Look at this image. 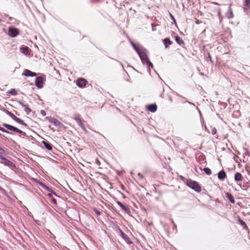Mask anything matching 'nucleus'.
<instances>
[{
	"label": "nucleus",
	"instance_id": "obj_8",
	"mask_svg": "<svg viewBox=\"0 0 250 250\" xmlns=\"http://www.w3.org/2000/svg\"><path fill=\"white\" fill-rule=\"evenodd\" d=\"M22 75L27 77H34L36 76L37 74L35 72H32L28 69H24L22 73Z\"/></svg>",
	"mask_w": 250,
	"mask_h": 250
},
{
	"label": "nucleus",
	"instance_id": "obj_11",
	"mask_svg": "<svg viewBox=\"0 0 250 250\" xmlns=\"http://www.w3.org/2000/svg\"><path fill=\"white\" fill-rule=\"evenodd\" d=\"M234 180L236 182H241L243 180V176L239 172H236L234 174Z\"/></svg>",
	"mask_w": 250,
	"mask_h": 250
},
{
	"label": "nucleus",
	"instance_id": "obj_5",
	"mask_svg": "<svg viewBox=\"0 0 250 250\" xmlns=\"http://www.w3.org/2000/svg\"><path fill=\"white\" fill-rule=\"evenodd\" d=\"M19 34V30L16 28H9L8 35L11 37H15Z\"/></svg>",
	"mask_w": 250,
	"mask_h": 250
},
{
	"label": "nucleus",
	"instance_id": "obj_12",
	"mask_svg": "<svg viewBox=\"0 0 250 250\" xmlns=\"http://www.w3.org/2000/svg\"><path fill=\"white\" fill-rule=\"evenodd\" d=\"M226 176V173L224 170L220 171L218 174V178L222 181L224 180Z\"/></svg>",
	"mask_w": 250,
	"mask_h": 250
},
{
	"label": "nucleus",
	"instance_id": "obj_3",
	"mask_svg": "<svg viewBox=\"0 0 250 250\" xmlns=\"http://www.w3.org/2000/svg\"><path fill=\"white\" fill-rule=\"evenodd\" d=\"M74 119L76 122V123L78 124V125L82 128V129L86 131V128L83 124V120L81 117V116L77 113L74 114Z\"/></svg>",
	"mask_w": 250,
	"mask_h": 250
},
{
	"label": "nucleus",
	"instance_id": "obj_30",
	"mask_svg": "<svg viewBox=\"0 0 250 250\" xmlns=\"http://www.w3.org/2000/svg\"><path fill=\"white\" fill-rule=\"evenodd\" d=\"M8 93L13 95H15L17 94V92L15 89H11V90L9 91Z\"/></svg>",
	"mask_w": 250,
	"mask_h": 250
},
{
	"label": "nucleus",
	"instance_id": "obj_13",
	"mask_svg": "<svg viewBox=\"0 0 250 250\" xmlns=\"http://www.w3.org/2000/svg\"><path fill=\"white\" fill-rule=\"evenodd\" d=\"M157 106L156 104H149L147 106V109L150 112H154L157 110Z\"/></svg>",
	"mask_w": 250,
	"mask_h": 250
},
{
	"label": "nucleus",
	"instance_id": "obj_14",
	"mask_svg": "<svg viewBox=\"0 0 250 250\" xmlns=\"http://www.w3.org/2000/svg\"><path fill=\"white\" fill-rule=\"evenodd\" d=\"M226 196L228 200H229L231 203H234L235 200L233 196V195L229 192H227L226 193Z\"/></svg>",
	"mask_w": 250,
	"mask_h": 250
},
{
	"label": "nucleus",
	"instance_id": "obj_34",
	"mask_svg": "<svg viewBox=\"0 0 250 250\" xmlns=\"http://www.w3.org/2000/svg\"><path fill=\"white\" fill-rule=\"evenodd\" d=\"M95 211L97 213V214L98 215H100L101 214V212L97 209H95Z\"/></svg>",
	"mask_w": 250,
	"mask_h": 250
},
{
	"label": "nucleus",
	"instance_id": "obj_20",
	"mask_svg": "<svg viewBox=\"0 0 250 250\" xmlns=\"http://www.w3.org/2000/svg\"><path fill=\"white\" fill-rule=\"evenodd\" d=\"M21 51L22 53H23L24 54H27L29 52V47L27 46H24L21 48Z\"/></svg>",
	"mask_w": 250,
	"mask_h": 250
},
{
	"label": "nucleus",
	"instance_id": "obj_29",
	"mask_svg": "<svg viewBox=\"0 0 250 250\" xmlns=\"http://www.w3.org/2000/svg\"><path fill=\"white\" fill-rule=\"evenodd\" d=\"M7 114L11 117L14 120H15V118H16V116L14 115L12 113H11L10 111H7Z\"/></svg>",
	"mask_w": 250,
	"mask_h": 250
},
{
	"label": "nucleus",
	"instance_id": "obj_23",
	"mask_svg": "<svg viewBox=\"0 0 250 250\" xmlns=\"http://www.w3.org/2000/svg\"><path fill=\"white\" fill-rule=\"evenodd\" d=\"M50 122L56 125L60 124V122L58 120L54 119V118L52 119L50 121Z\"/></svg>",
	"mask_w": 250,
	"mask_h": 250
},
{
	"label": "nucleus",
	"instance_id": "obj_33",
	"mask_svg": "<svg viewBox=\"0 0 250 250\" xmlns=\"http://www.w3.org/2000/svg\"><path fill=\"white\" fill-rule=\"evenodd\" d=\"M169 15H170V17L171 19V20L173 21L174 22H176V20L175 19L174 16L171 14V13H169Z\"/></svg>",
	"mask_w": 250,
	"mask_h": 250
},
{
	"label": "nucleus",
	"instance_id": "obj_1",
	"mask_svg": "<svg viewBox=\"0 0 250 250\" xmlns=\"http://www.w3.org/2000/svg\"><path fill=\"white\" fill-rule=\"evenodd\" d=\"M132 45L134 49L140 57L142 62L146 64L148 67H152L153 64L148 58L146 49L138 44H133Z\"/></svg>",
	"mask_w": 250,
	"mask_h": 250
},
{
	"label": "nucleus",
	"instance_id": "obj_17",
	"mask_svg": "<svg viewBox=\"0 0 250 250\" xmlns=\"http://www.w3.org/2000/svg\"><path fill=\"white\" fill-rule=\"evenodd\" d=\"M238 222L239 223V224L243 227L244 229H245L247 230L249 229L247 224H246V223L243 221L241 218H239L238 219Z\"/></svg>",
	"mask_w": 250,
	"mask_h": 250
},
{
	"label": "nucleus",
	"instance_id": "obj_28",
	"mask_svg": "<svg viewBox=\"0 0 250 250\" xmlns=\"http://www.w3.org/2000/svg\"><path fill=\"white\" fill-rule=\"evenodd\" d=\"M204 171L208 175H210L211 173V170L208 167L204 168Z\"/></svg>",
	"mask_w": 250,
	"mask_h": 250
},
{
	"label": "nucleus",
	"instance_id": "obj_10",
	"mask_svg": "<svg viewBox=\"0 0 250 250\" xmlns=\"http://www.w3.org/2000/svg\"><path fill=\"white\" fill-rule=\"evenodd\" d=\"M121 235L122 238L125 240V241L128 244H131L133 242L130 240L128 236L124 233L122 230H121Z\"/></svg>",
	"mask_w": 250,
	"mask_h": 250
},
{
	"label": "nucleus",
	"instance_id": "obj_38",
	"mask_svg": "<svg viewBox=\"0 0 250 250\" xmlns=\"http://www.w3.org/2000/svg\"><path fill=\"white\" fill-rule=\"evenodd\" d=\"M44 113H45V111H42V114H44Z\"/></svg>",
	"mask_w": 250,
	"mask_h": 250
},
{
	"label": "nucleus",
	"instance_id": "obj_27",
	"mask_svg": "<svg viewBox=\"0 0 250 250\" xmlns=\"http://www.w3.org/2000/svg\"><path fill=\"white\" fill-rule=\"evenodd\" d=\"M117 204L124 210H125L126 207L120 201H117Z\"/></svg>",
	"mask_w": 250,
	"mask_h": 250
},
{
	"label": "nucleus",
	"instance_id": "obj_40",
	"mask_svg": "<svg viewBox=\"0 0 250 250\" xmlns=\"http://www.w3.org/2000/svg\"><path fill=\"white\" fill-rule=\"evenodd\" d=\"M249 126L250 127V124H249Z\"/></svg>",
	"mask_w": 250,
	"mask_h": 250
},
{
	"label": "nucleus",
	"instance_id": "obj_32",
	"mask_svg": "<svg viewBox=\"0 0 250 250\" xmlns=\"http://www.w3.org/2000/svg\"><path fill=\"white\" fill-rule=\"evenodd\" d=\"M233 159L236 162L239 163L238 160H239V158L238 156L235 155Z\"/></svg>",
	"mask_w": 250,
	"mask_h": 250
},
{
	"label": "nucleus",
	"instance_id": "obj_24",
	"mask_svg": "<svg viewBox=\"0 0 250 250\" xmlns=\"http://www.w3.org/2000/svg\"><path fill=\"white\" fill-rule=\"evenodd\" d=\"M227 17L228 18L230 19L233 17V14L232 10L229 9V11L227 13Z\"/></svg>",
	"mask_w": 250,
	"mask_h": 250
},
{
	"label": "nucleus",
	"instance_id": "obj_36",
	"mask_svg": "<svg viewBox=\"0 0 250 250\" xmlns=\"http://www.w3.org/2000/svg\"><path fill=\"white\" fill-rule=\"evenodd\" d=\"M196 23H197V24H198V23H199V21L198 20L197 21H196Z\"/></svg>",
	"mask_w": 250,
	"mask_h": 250
},
{
	"label": "nucleus",
	"instance_id": "obj_39",
	"mask_svg": "<svg viewBox=\"0 0 250 250\" xmlns=\"http://www.w3.org/2000/svg\"><path fill=\"white\" fill-rule=\"evenodd\" d=\"M162 91H164V89L163 88H162Z\"/></svg>",
	"mask_w": 250,
	"mask_h": 250
},
{
	"label": "nucleus",
	"instance_id": "obj_4",
	"mask_svg": "<svg viewBox=\"0 0 250 250\" xmlns=\"http://www.w3.org/2000/svg\"><path fill=\"white\" fill-rule=\"evenodd\" d=\"M3 126H4L5 127H6L7 129L14 131L15 132L21 134L24 136L26 135L25 132L22 131V130L18 129V128L14 127L11 125L7 124H3Z\"/></svg>",
	"mask_w": 250,
	"mask_h": 250
},
{
	"label": "nucleus",
	"instance_id": "obj_19",
	"mask_svg": "<svg viewBox=\"0 0 250 250\" xmlns=\"http://www.w3.org/2000/svg\"><path fill=\"white\" fill-rule=\"evenodd\" d=\"M14 121L21 125H24L25 126H28V125L23 120L18 118L17 117H16Z\"/></svg>",
	"mask_w": 250,
	"mask_h": 250
},
{
	"label": "nucleus",
	"instance_id": "obj_2",
	"mask_svg": "<svg viewBox=\"0 0 250 250\" xmlns=\"http://www.w3.org/2000/svg\"><path fill=\"white\" fill-rule=\"evenodd\" d=\"M186 184L188 187L194 189L196 192H200L201 191V187L197 182L191 179H187Z\"/></svg>",
	"mask_w": 250,
	"mask_h": 250
},
{
	"label": "nucleus",
	"instance_id": "obj_15",
	"mask_svg": "<svg viewBox=\"0 0 250 250\" xmlns=\"http://www.w3.org/2000/svg\"><path fill=\"white\" fill-rule=\"evenodd\" d=\"M42 143L43 144L44 146L48 150H50L52 149V145L50 143H49L47 141H42Z\"/></svg>",
	"mask_w": 250,
	"mask_h": 250
},
{
	"label": "nucleus",
	"instance_id": "obj_22",
	"mask_svg": "<svg viewBox=\"0 0 250 250\" xmlns=\"http://www.w3.org/2000/svg\"><path fill=\"white\" fill-rule=\"evenodd\" d=\"M22 105L25 107L24 111L27 113L29 114L31 111V109L28 107L27 105L22 104Z\"/></svg>",
	"mask_w": 250,
	"mask_h": 250
},
{
	"label": "nucleus",
	"instance_id": "obj_7",
	"mask_svg": "<svg viewBox=\"0 0 250 250\" xmlns=\"http://www.w3.org/2000/svg\"><path fill=\"white\" fill-rule=\"evenodd\" d=\"M87 83L86 81L83 78H79L76 81L77 85L80 87H83Z\"/></svg>",
	"mask_w": 250,
	"mask_h": 250
},
{
	"label": "nucleus",
	"instance_id": "obj_31",
	"mask_svg": "<svg viewBox=\"0 0 250 250\" xmlns=\"http://www.w3.org/2000/svg\"><path fill=\"white\" fill-rule=\"evenodd\" d=\"M0 130L2 131L3 132H6V133H9L8 131H7L4 128H3V127H2L1 126H0Z\"/></svg>",
	"mask_w": 250,
	"mask_h": 250
},
{
	"label": "nucleus",
	"instance_id": "obj_35",
	"mask_svg": "<svg viewBox=\"0 0 250 250\" xmlns=\"http://www.w3.org/2000/svg\"><path fill=\"white\" fill-rule=\"evenodd\" d=\"M180 178L182 180H183L185 183H186V180L183 176H180Z\"/></svg>",
	"mask_w": 250,
	"mask_h": 250
},
{
	"label": "nucleus",
	"instance_id": "obj_21",
	"mask_svg": "<svg viewBox=\"0 0 250 250\" xmlns=\"http://www.w3.org/2000/svg\"><path fill=\"white\" fill-rule=\"evenodd\" d=\"M39 184L44 189L50 191V192H53V191L52 190V189L49 188V187H48L47 186H46L45 185H44L43 183H42V182H38Z\"/></svg>",
	"mask_w": 250,
	"mask_h": 250
},
{
	"label": "nucleus",
	"instance_id": "obj_16",
	"mask_svg": "<svg viewBox=\"0 0 250 250\" xmlns=\"http://www.w3.org/2000/svg\"><path fill=\"white\" fill-rule=\"evenodd\" d=\"M164 44L165 47L167 48L169 45L172 44V42L170 40L169 38H166L164 40Z\"/></svg>",
	"mask_w": 250,
	"mask_h": 250
},
{
	"label": "nucleus",
	"instance_id": "obj_26",
	"mask_svg": "<svg viewBox=\"0 0 250 250\" xmlns=\"http://www.w3.org/2000/svg\"><path fill=\"white\" fill-rule=\"evenodd\" d=\"M244 6L250 9V0H245Z\"/></svg>",
	"mask_w": 250,
	"mask_h": 250
},
{
	"label": "nucleus",
	"instance_id": "obj_25",
	"mask_svg": "<svg viewBox=\"0 0 250 250\" xmlns=\"http://www.w3.org/2000/svg\"><path fill=\"white\" fill-rule=\"evenodd\" d=\"M6 155L5 152L3 148L0 147V158Z\"/></svg>",
	"mask_w": 250,
	"mask_h": 250
},
{
	"label": "nucleus",
	"instance_id": "obj_9",
	"mask_svg": "<svg viewBox=\"0 0 250 250\" xmlns=\"http://www.w3.org/2000/svg\"><path fill=\"white\" fill-rule=\"evenodd\" d=\"M0 160H2L3 161V163L10 167H11L12 166H14V164L11 162L10 161L8 160V159H6L4 156H2L1 158H0Z\"/></svg>",
	"mask_w": 250,
	"mask_h": 250
},
{
	"label": "nucleus",
	"instance_id": "obj_18",
	"mask_svg": "<svg viewBox=\"0 0 250 250\" xmlns=\"http://www.w3.org/2000/svg\"><path fill=\"white\" fill-rule=\"evenodd\" d=\"M175 40L178 44L180 45H183L185 44V43L182 40V39L179 36H176L175 38Z\"/></svg>",
	"mask_w": 250,
	"mask_h": 250
},
{
	"label": "nucleus",
	"instance_id": "obj_6",
	"mask_svg": "<svg viewBox=\"0 0 250 250\" xmlns=\"http://www.w3.org/2000/svg\"><path fill=\"white\" fill-rule=\"evenodd\" d=\"M43 79L42 77L41 76L37 77L35 80L36 86L39 88H42L43 87Z\"/></svg>",
	"mask_w": 250,
	"mask_h": 250
},
{
	"label": "nucleus",
	"instance_id": "obj_37",
	"mask_svg": "<svg viewBox=\"0 0 250 250\" xmlns=\"http://www.w3.org/2000/svg\"><path fill=\"white\" fill-rule=\"evenodd\" d=\"M44 113H45V111H42V114H44Z\"/></svg>",
	"mask_w": 250,
	"mask_h": 250
}]
</instances>
